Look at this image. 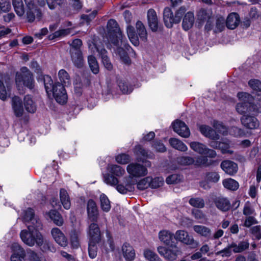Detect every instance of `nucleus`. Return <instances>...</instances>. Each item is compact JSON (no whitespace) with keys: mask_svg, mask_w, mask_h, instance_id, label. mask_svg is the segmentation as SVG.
<instances>
[{"mask_svg":"<svg viewBox=\"0 0 261 261\" xmlns=\"http://www.w3.org/2000/svg\"><path fill=\"white\" fill-rule=\"evenodd\" d=\"M191 149L200 154L206 155L207 157L214 158L216 156L215 150L208 148L205 144L198 142L193 141L189 143Z\"/></svg>","mask_w":261,"mask_h":261,"instance_id":"nucleus-11","label":"nucleus"},{"mask_svg":"<svg viewBox=\"0 0 261 261\" xmlns=\"http://www.w3.org/2000/svg\"><path fill=\"white\" fill-rule=\"evenodd\" d=\"M221 167L227 174L232 175L238 171L237 165L230 161H225L221 163Z\"/></svg>","mask_w":261,"mask_h":261,"instance_id":"nucleus-24","label":"nucleus"},{"mask_svg":"<svg viewBox=\"0 0 261 261\" xmlns=\"http://www.w3.org/2000/svg\"><path fill=\"white\" fill-rule=\"evenodd\" d=\"M189 202L191 206L199 208H203L205 205L204 200L200 197L191 198Z\"/></svg>","mask_w":261,"mask_h":261,"instance_id":"nucleus-51","label":"nucleus"},{"mask_svg":"<svg viewBox=\"0 0 261 261\" xmlns=\"http://www.w3.org/2000/svg\"><path fill=\"white\" fill-rule=\"evenodd\" d=\"M12 108L15 116L20 118L25 115L24 110L30 114H34L37 110V103L33 97L27 95L23 98V105L21 99L18 96H14L12 99Z\"/></svg>","mask_w":261,"mask_h":261,"instance_id":"nucleus-3","label":"nucleus"},{"mask_svg":"<svg viewBox=\"0 0 261 261\" xmlns=\"http://www.w3.org/2000/svg\"><path fill=\"white\" fill-rule=\"evenodd\" d=\"M80 236V232L79 231L74 230L70 232V241L73 248H76L79 246Z\"/></svg>","mask_w":261,"mask_h":261,"instance_id":"nucleus-50","label":"nucleus"},{"mask_svg":"<svg viewBox=\"0 0 261 261\" xmlns=\"http://www.w3.org/2000/svg\"><path fill=\"white\" fill-rule=\"evenodd\" d=\"M169 142L170 145L173 148L180 151L186 152L188 149L187 146L181 140L178 139L174 138H170Z\"/></svg>","mask_w":261,"mask_h":261,"instance_id":"nucleus-35","label":"nucleus"},{"mask_svg":"<svg viewBox=\"0 0 261 261\" xmlns=\"http://www.w3.org/2000/svg\"><path fill=\"white\" fill-rule=\"evenodd\" d=\"M240 22V18L238 14L232 13L230 14L226 20V24L230 29H235Z\"/></svg>","mask_w":261,"mask_h":261,"instance_id":"nucleus-31","label":"nucleus"},{"mask_svg":"<svg viewBox=\"0 0 261 261\" xmlns=\"http://www.w3.org/2000/svg\"><path fill=\"white\" fill-rule=\"evenodd\" d=\"M104 181L108 185L116 186V189L121 194H126L133 191L135 189L136 181L131 177L125 176L122 179L119 180L116 177L112 175H104Z\"/></svg>","mask_w":261,"mask_h":261,"instance_id":"nucleus-5","label":"nucleus"},{"mask_svg":"<svg viewBox=\"0 0 261 261\" xmlns=\"http://www.w3.org/2000/svg\"><path fill=\"white\" fill-rule=\"evenodd\" d=\"M238 97L241 101L236 106V110L239 113L243 114L254 111L252 102L253 97L250 94L242 92L238 94Z\"/></svg>","mask_w":261,"mask_h":261,"instance_id":"nucleus-8","label":"nucleus"},{"mask_svg":"<svg viewBox=\"0 0 261 261\" xmlns=\"http://www.w3.org/2000/svg\"><path fill=\"white\" fill-rule=\"evenodd\" d=\"M174 235L169 230L163 229L158 233V238L162 243L167 246H172L173 242Z\"/></svg>","mask_w":261,"mask_h":261,"instance_id":"nucleus-21","label":"nucleus"},{"mask_svg":"<svg viewBox=\"0 0 261 261\" xmlns=\"http://www.w3.org/2000/svg\"><path fill=\"white\" fill-rule=\"evenodd\" d=\"M119 87L120 90L124 94L129 93L132 91V88L130 87H128L127 84L124 82H120L119 83Z\"/></svg>","mask_w":261,"mask_h":261,"instance_id":"nucleus-64","label":"nucleus"},{"mask_svg":"<svg viewBox=\"0 0 261 261\" xmlns=\"http://www.w3.org/2000/svg\"><path fill=\"white\" fill-rule=\"evenodd\" d=\"M242 124L249 129H255L258 126V121L256 118L251 116L244 115L241 118Z\"/></svg>","mask_w":261,"mask_h":261,"instance_id":"nucleus-25","label":"nucleus"},{"mask_svg":"<svg viewBox=\"0 0 261 261\" xmlns=\"http://www.w3.org/2000/svg\"><path fill=\"white\" fill-rule=\"evenodd\" d=\"M100 203L101 210L105 212H108L111 209V203L108 197L104 194L100 195Z\"/></svg>","mask_w":261,"mask_h":261,"instance_id":"nucleus-44","label":"nucleus"},{"mask_svg":"<svg viewBox=\"0 0 261 261\" xmlns=\"http://www.w3.org/2000/svg\"><path fill=\"white\" fill-rule=\"evenodd\" d=\"M98 242H89V255L90 258H94L97 255V247L96 245Z\"/></svg>","mask_w":261,"mask_h":261,"instance_id":"nucleus-56","label":"nucleus"},{"mask_svg":"<svg viewBox=\"0 0 261 261\" xmlns=\"http://www.w3.org/2000/svg\"><path fill=\"white\" fill-rule=\"evenodd\" d=\"M206 158L198 156L193 158L190 156H180L176 159V162L180 165L189 166L194 165L195 166H200L206 164Z\"/></svg>","mask_w":261,"mask_h":261,"instance_id":"nucleus-10","label":"nucleus"},{"mask_svg":"<svg viewBox=\"0 0 261 261\" xmlns=\"http://www.w3.org/2000/svg\"><path fill=\"white\" fill-rule=\"evenodd\" d=\"M213 126L217 130L223 135H227L228 134L236 137L244 135L243 130L237 127H232L228 130L226 126L221 122L218 121L214 122Z\"/></svg>","mask_w":261,"mask_h":261,"instance_id":"nucleus-13","label":"nucleus"},{"mask_svg":"<svg viewBox=\"0 0 261 261\" xmlns=\"http://www.w3.org/2000/svg\"><path fill=\"white\" fill-rule=\"evenodd\" d=\"M194 16L193 12H189L185 16L182 21V27L185 30H189L193 25Z\"/></svg>","mask_w":261,"mask_h":261,"instance_id":"nucleus-37","label":"nucleus"},{"mask_svg":"<svg viewBox=\"0 0 261 261\" xmlns=\"http://www.w3.org/2000/svg\"><path fill=\"white\" fill-rule=\"evenodd\" d=\"M249 243L248 241H242L238 245L232 244L233 251L236 253L241 252L249 247Z\"/></svg>","mask_w":261,"mask_h":261,"instance_id":"nucleus-52","label":"nucleus"},{"mask_svg":"<svg viewBox=\"0 0 261 261\" xmlns=\"http://www.w3.org/2000/svg\"><path fill=\"white\" fill-rule=\"evenodd\" d=\"M15 83L18 90H22L24 87L32 89L34 87V81L33 75L30 70L25 67H22L17 72Z\"/></svg>","mask_w":261,"mask_h":261,"instance_id":"nucleus-7","label":"nucleus"},{"mask_svg":"<svg viewBox=\"0 0 261 261\" xmlns=\"http://www.w3.org/2000/svg\"><path fill=\"white\" fill-rule=\"evenodd\" d=\"M97 14L96 11H94L92 13L89 15H83L81 17V19L82 20V23H86L87 24H88L90 21L93 19Z\"/></svg>","mask_w":261,"mask_h":261,"instance_id":"nucleus-62","label":"nucleus"},{"mask_svg":"<svg viewBox=\"0 0 261 261\" xmlns=\"http://www.w3.org/2000/svg\"><path fill=\"white\" fill-rule=\"evenodd\" d=\"M108 170L112 174L111 175L115 177H121L125 173L124 169L120 166L115 164H109L107 167ZM110 175V174H109Z\"/></svg>","mask_w":261,"mask_h":261,"instance_id":"nucleus-32","label":"nucleus"},{"mask_svg":"<svg viewBox=\"0 0 261 261\" xmlns=\"http://www.w3.org/2000/svg\"><path fill=\"white\" fill-rule=\"evenodd\" d=\"M134 153L138 156L140 159L142 158H151L152 155L148 154L147 152L142 147L138 145L135 146L134 149Z\"/></svg>","mask_w":261,"mask_h":261,"instance_id":"nucleus-48","label":"nucleus"},{"mask_svg":"<svg viewBox=\"0 0 261 261\" xmlns=\"http://www.w3.org/2000/svg\"><path fill=\"white\" fill-rule=\"evenodd\" d=\"M11 10V5L9 0H0V11L6 13Z\"/></svg>","mask_w":261,"mask_h":261,"instance_id":"nucleus-55","label":"nucleus"},{"mask_svg":"<svg viewBox=\"0 0 261 261\" xmlns=\"http://www.w3.org/2000/svg\"><path fill=\"white\" fill-rule=\"evenodd\" d=\"M157 251L161 256L169 261L175 260L180 252L179 250L176 246H174L171 248L160 246L158 247Z\"/></svg>","mask_w":261,"mask_h":261,"instance_id":"nucleus-12","label":"nucleus"},{"mask_svg":"<svg viewBox=\"0 0 261 261\" xmlns=\"http://www.w3.org/2000/svg\"><path fill=\"white\" fill-rule=\"evenodd\" d=\"M32 224H27V228L20 232V239L24 244L29 247L36 246L40 247L43 251H45V246L48 244L40 232L42 229L41 221L33 219Z\"/></svg>","mask_w":261,"mask_h":261,"instance_id":"nucleus-1","label":"nucleus"},{"mask_svg":"<svg viewBox=\"0 0 261 261\" xmlns=\"http://www.w3.org/2000/svg\"><path fill=\"white\" fill-rule=\"evenodd\" d=\"M58 77L62 85L67 86L70 84V79L67 72L64 69H61L58 72Z\"/></svg>","mask_w":261,"mask_h":261,"instance_id":"nucleus-46","label":"nucleus"},{"mask_svg":"<svg viewBox=\"0 0 261 261\" xmlns=\"http://www.w3.org/2000/svg\"><path fill=\"white\" fill-rule=\"evenodd\" d=\"M87 213L89 219L96 222L98 218V212L96 203L93 200H89L87 203Z\"/></svg>","mask_w":261,"mask_h":261,"instance_id":"nucleus-22","label":"nucleus"},{"mask_svg":"<svg viewBox=\"0 0 261 261\" xmlns=\"http://www.w3.org/2000/svg\"><path fill=\"white\" fill-rule=\"evenodd\" d=\"M222 183L225 188L231 191H236L239 187L238 182L231 178L223 180Z\"/></svg>","mask_w":261,"mask_h":261,"instance_id":"nucleus-42","label":"nucleus"},{"mask_svg":"<svg viewBox=\"0 0 261 261\" xmlns=\"http://www.w3.org/2000/svg\"><path fill=\"white\" fill-rule=\"evenodd\" d=\"M220 175L216 172L207 173L204 178L200 182V186L204 189H208L211 188V183H216L220 179Z\"/></svg>","mask_w":261,"mask_h":261,"instance_id":"nucleus-18","label":"nucleus"},{"mask_svg":"<svg viewBox=\"0 0 261 261\" xmlns=\"http://www.w3.org/2000/svg\"><path fill=\"white\" fill-rule=\"evenodd\" d=\"M11 0L15 12L21 19H25L29 22H33L35 18L40 19L42 14L33 0Z\"/></svg>","mask_w":261,"mask_h":261,"instance_id":"nucleus-2","label":"nucleus"},{"mask_svg":"<svg viewBox=\"0 0 261 261\" xmlns=\"http://www.w3.org/2000/svg\"><path fill=\"white\" fill-rule=\"evenodd\" d=\"M164 20L166 26L167 28H171L172 25L175 22L174 16L169 8H166L164 11Z\"/></svg>","mask_w":261,"mask_h":261,"instance_id":"nucleus-34","label":"nucleus"},{"mask_svg":"<svg viewBox=\"0 0 261 261\" xmlns=\"http://www.w3.org/2000/svg\"><path fill=\"white\" fill-rule=\"evenodd\" d=\"M45 215L47 218L50 219L57 226H61L64 223L62 216L56 210H50L46 212Z\"/></svg>","mask_w":261,"mask_h":261,"instance_id":"nucleus-26","label":"nucleus"},{"mask_svg":"<svg viewBox=\"0 0 261 261\" xmlns=\"http://www.w3.org/2000/svg\"><path fill=\"white\" fill-rule=\"evenodd\" d=\"M216 207L222 211H227L230 208V202L226 197H219L215 200Z\"/></svg>","mask_w":261,"mask_h":261,"instance_id":"nucleus-27","label":"nucleus"},{"mask_svg":"<svg viewBox=\"0 0 261 261\" xmlns=\"http://www.w3.org/2000/svg\"><path fill=\"white\" fill-rule=\"evenodd\" d=\"M122 249L123 256L127 261H132L135 258V250L129 244L124 243L123 245Z\"/></svg>","mask_w":261,"mask_h":261,"instance_id":"nucleus-29","label":"nucleus"},{"mask_svg":"<svg viewBox=\"0 0 261 261\" xmlns=\"http://www.w3.org/2000/svg\"><path fill=\"white\" fill-rule=\"evenodd\" d=\"M211 147L214 148L220 149L223 153H232V151L229 149L230 145L228 142H212L210 144Z\"/></svg>","mask_w":261,"mask_h":261,"instance_id":"nucleus-38","label":"nucleus"},{"mask_svg":"<svg viewBox=\"0 0 261 261\" xmlns=\"http://www.w3.org/2000/svg\"><path fill=\"white\" fill-rule=\"evenodd\" d=\"M50 233L53 239L60 246L65 247L68 245V240L66 237L59 228H53Z\"/></svg>","mask_w":261,"mask_h":261,"instance_id":"nucleus-17","label":"nucleus"},{"mask_svg":"<svg viewBox=\"0 0 261 261\" xmlns=\"http://www.w3.org/2000/svg\"><path fill=\"white\" fill-rule=\"evenodd\" d=\"M174 131L183 138H188L190 136V131L185 122L176 120L172 123Z\"/></svg>","mask_w":261,"mask_h":261,"instance_id":"nucleus-16","label":"nucleus"},{"mask_svg":"<svg viewBox=\"0 0 261 261\" xmlns=\"http://www.w3.org/2000/svg\"><path fill=\"white\" fill-rule=\"evenodd\" d=\"M225 19L223 17L219 18L216 22V26L215 31L219 32L222 31L225 28Z\"/></svg>","mask_w":261,"mask_h":261,"instance_id":"nucleus-63","label":"nucleus"},{"mask_svg":"<svg viewBox=\"0 0 261 261\" xmlns=\"http://www.w3.org/2000/svg\"><path fill=\"white\" fill-rule=\"evenodd\" d=\"M11 249L12 255L10 261H25V252L24 249L18 243L12 244Z\"/></svg>","mask_w":261,"mask_h":261,"instance_id":"nucleus-15","label":"nucleus"},{"mask_svg":"<svg viewBox=\"0 0 261 261\" xmlns=\"http://www.w3.org/2000/svg\"><path fill=\"white\" fill-rule=\"evenodd\" d=\"M136 28L138 35L141 40L143 42H146L147 39V32L142 22L140 21H138L136 24Z\"/></svg>","mask_w":261,"mask_h":261,"instance_id":"nucleus-40","label":"nucleus"},{"mask_svg":"<svg viewBox=\"0 0 261 261\" xmlns=\"http://www.w3.org/2000/svg\"><path fill=\"white\" fill-rule=\"evenodd\" d=\"M150 166V162H146L145 166L136 162L131 163L126 167V171L129 175L128 176L131 177L132 179L145 176L148 173L147 167Z\"/></svg>","mask_w":261,"mask_h":261,"instance_id":"nucleus-9","label":"nucleus"},{"mask_svg":"<svg viewBox=\"0 0 261 261\" xmlns=\"http://www.w3.org/2000/svg\"><path fill=\"white\" fill-rule=\"evenodd\" d=\"M130 156L125 153H121L115 156L116 161L120 164L125 165L130 161Z\"/></svg>","mask_w":261,"mask_h":261,"instance_id":"nucleus-53","label":"nucleus"},{"mask_svg":"<svg viewBox=\"0 0 261 261\" xmlns=\"http://www.w3.org/2000/svg\"><path fill=\"white\" fill-rule=\"evenodd\" d=\"M44 85L47 94H53L57 102L63 104L67 99V95L64 86L60 83L53 84V81L48 75L42 76Z\"/></svg>","mask_w":261,"mask_h":261,"instance_id":"nucleus-4","label":"nucleus"},{"mask_svg":"<svg viewBox=\"0 0 261 261\" xmlns=\"http://www.w3.org/2000/svg\"><path fill=\"white\" fill-rule=\"evenodd\" d=\"M28 259L29 261H46L43 257L39 256L35 252L31 250L28 252Z\"/></svg>","mask_w":261,"mask_h":261,"instance_id":"nucleus-58","label":"nucleus"},{"mask_svg":"<svg viewBox=\"0 0 261 261\" xmlns=\"http://www.w3.org/2000/svg\"><path fill=\"white\" fill-rule=\"evenodd\" d=\"M88 235L89 242H99L100 241L101 239L100 231L96 223H92L89 225Z\"/></svg>","mask_w":261,"mask_h":261,"instance_id":"nucleus-19","label":"nucleus"},{"mask_svg":"<svg viewBox=\"0 0 261 261\" xmlns=\"http://www.w3.org/2000/svg\"><path fill=\"white\" fill-rule=\"evenodd\" d=\"M250 233L255 239H261V226L259 225L255 226L250 229Z\"/></svg>","mask_w":261,"mask_h":261,"instance_id":"nucleus-59","label":"nucleus"},{"mask_svg":"<svg viewBox=\"0 0 261 261\" xmlns=\"http://www.w3.org/2000/svg\"><path fill=\"white\" fill-rule=\"evenodd\" d=\"M199 129L202 135L212 140H218L219 138V135L216 134L214 130L208 126L202 125L199 126Z\"/></svg>","mask_w":261,"mask_h":261,"instance_id":"nucleus-28","label":"nucleus"},{"mask_svg":"<svg viewBox=\"0 0 261 261\" xmlns=\"http://www.w3.org/2000/svg\"><path fill=\"white\" fill-rule=\"evenodd\" d=\"M89 47L92 52L94 53L95 50L99 53L101 57L102 62L106 68L109 70L112 69L113 66L107 55V51L105 49L95 46L94 45H93V47L90 45Z\"/></svg>","mask_w":261,"mask_h":261,"instance_id":"nucleus-20","label":"nucleus"},{"mask_svg":"<svg viewBox=\"0 0 261 261\" xmlns=\"http://www.w3.org/2000/svg\"><path fill=\"white\" fill-rule=\"evenodd\" d=\"M194 231L198 235L209 238L212 234L211 229L205 226L201 225H195L193 227Z\"/></svg>","mask_w":261,"mask_h":261,"instance_id":"nucleus-30","label":"nucleus"},{"mask_svg":"<svg viewBox=\"0 0 261 261\" xmlns=\"http://www.w3.org/2000/svg\"><path fill=\"white\" fill-rule=\"evenodd\" d=\"M60 197L61 202L64 208L66 210H69L71 206L70 199L67 192L65 189H61Z\"/></svg>","mask_w":261,"mask_h":261,"instance_id":"nucleus-36","label":"nucleus"},{"mask_svg":"<svg viewBox=\"0 0 261 261\" xmlns=\"http://www.w3.org/2000/svg\"><path fill=\"white\" fill-rule=\"evenodd\" d=\"M126 32L131 43L136 46H138L139 44V40L138 36L135 31L134 28L130 25H128L126 29Z\"/></svg>","mask_w":261,"mask_h":261,"instance_id":"nucleus-39","label":"nucleus"},{"mask_svg":"<svg viewBox=\"0 0 261 261\" xmlns=\"http://www.w3.org/2000/svg\"><path fill=\"white\" fill-rule=\"evenodd\" d=\"M71 59L74 65L77 67H81L84 64V60L82 52L80 50H73L71 53Z\"/></svg>","mask_w":261,"mask_h":261,"instance_id":"nucleus-33","label":"nucleus"},{"mask_svg":"<svg viewBox=\"0 0 261 261\" xmlns=\"http://www.w3.org/2000/svg\"><path fill=\"white\" fill-rule=\"evenodd\" d=\"M164 184V178L162 177H157L154 178L151 177L150 187L152 189L158 188Z\"/></svg>","mask_w":261,"mask_h":261,"instance_id":"nucleus-57","label":"nucleus"},{"mask_svg":"<svg viewBox=\"0 0 261 261\" xmlns=\"http://www.w3.org/2000/svg\"><path fill=\"white\" fill-rule=\"evenodd\" d=\"M23 219L24 221L27 222V224H32L33 219H36L40 221L35 216L34 210L31 208H28L23 212Z\"/></svg>","mask_w":261,"mask_h":261,"instance_id":"nucleus-43","label":"nucleus"},{"mask_svg":"<svg viewBox=\"0 0 261 261\" xmlns=\"http://www.w3.org/2000/svg\"><path fill=\"white\" fill-rule=\"evenodd\" d=\"M147 20L148 25L151 30L156 31L158 29V19L156 12L153 9H149L147 12Z\"/></svg>","mask_w":261,"mask_h":261,"instance_id":"nucleus-23","label":"nucleus"},{"mask_svg":"<svg viewBox=\"0 0 261 261\" xmlns=\"http://www.w3.org/2000/svg\"><path fill=\"white\" fill-rule=\"evenodd\" d=\"M73 30L71 28L60 29L49 35L50 39L66 36L68 35H73Z\"/></svg>","mask_w":261,"mask_h":261,"instance_id":"nucleus-41","label":"nucleus"},{"mask_svg":"<svg viewBox=\"0 0 261 261\" xmlns=\"http://www.w3.org/2000/svg\"><path fill=\"white\" fill-rule=\"evenodd\" d=\"M117 51L121 59L125 64H128L130 63V60L128 57L126 52L123 50L122 47L118 48Z\"/></svg>","mask_w":261,"mask_h":261,"instance_id":"nucleus-60","label":"nucleus"},{"mask_svg":"<svg viewBox=\"0 0 261 261\" xmlns=\"http://www.w3.org/2000/svg\"><path fill=\"white\" fill-rule=\"evenodd\" d=\"M88 62L92 72L94 74H97L99 72V66L95 57L92 55L89 56Z\"/></svg>","mask_w":261,"mask_h":261,"instance_id":"nucleus-49","label":"nucleus"},{"mask_svg":"<svg viewBox=\"0 0 261 261\" xmlns=\"http://www.w3.org/2000/svg\"><path fill=\"white\" fill-rule=\"evenodd\" d=\"M106 39V44L108 47H110V42L115 46L119 45V41L122 43L121 32L117 22L114 19H111L108 22Z\"/></svg>","mask_w":261,"mask_h":261,"instance_id":"nucleus-6","label":"nucleus"},{"mask_svg":"<svg viewBox=\"0 0 261 261\" xmlns=\"http://www.w3.org/2000/svg\"><path fill=\"white\" fill-rule=\"evenodd\" d=\"M151 181V176H147L140 179L137 182V189L139 190H144L147 189L148 187H150Z\"/></svg>","mask_w":261,"mask_h":261,"instance_id":"nucleus-47","label":"nucleus"},{"mask_svg":"<svg viewBox=\"0 0 261 261\" xmlns=\"http://www.w3.org/2000/svg\"><path fill=\"white\" fill-rule=\"evenodd\" d=\"M249 87L253 90V94L261 90V81L256 79H251L248 82Z\"/></svg>","mask_w":261,"mask_h":261,"instance_id":"nucleus-54","label":"nucleus"},{"mask_svg":"<svg viewBox=\"0 0 261 261\" xmlns=\"http://www.w3.org/2000/svg\"><path fill=\"white\" fill-rule=\"evenodd\" d=\"M186 11V8L185 7H181L176 12L174 18L175 23H178L180 21Z\"/></svg>","mask_w":261,"mask_h":261,"instance_id":"nucleus-61","label":"nucleus"},{"mask_svg":"<svg viewBox=\"0 0 261 261\" xmlns=\"http://www.w3.org/2000/svg\"><path fill=\"white\" fill-rule=\"evenodd\" d=\"M174 238L177 241L185 244L191 245L192 248L198 246V243L194 240L193 237L190 236L188 232L184 230H178L176 231Z\"/></svg>","mask_w":261,"mask_h":261,"instance_id":"nucleus-14","label":"nucleus"},{"mask_svg":"<svg viewBox=\"0 0 261 261\" xmlns=\"http://www.w3.org/2000/svg\"><path fill=\"white\" fill-rule=\"evenodd\" d=\"M143 255L148 261H162L161 259L153 250L148 248L144 250Z\"/></svg>","mask_w":261,"mask_h":261,"instance_id":"nucleus-45","label":"nucleus"}]
</instances>
